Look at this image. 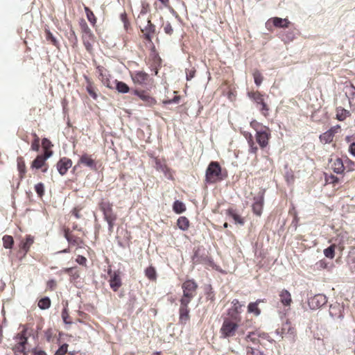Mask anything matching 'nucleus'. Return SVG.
Returning <instances> with one entry per match:
<instances>
[{
    "label": "nucleus",
    "instance_id": "052dcab7",
    "mask_svg": "<svg viewBox=\"0 0 355 355\" xmlns=\"http://www.w3.org/2000/svg\"><path fill=\"white\" fill-rule=\"evenodd\" d=\"M161 171L165 174L166 176L169 179H173L172 173H171V169L166 165L163 166V168H161Z\"/></svg>",
    "mask_w": 355,
    "mask_h": 355
},
{
    "label": "nucleus",
    "instance_id": "69168bd1",
    "mask_svg": "<svg viewBox=\"0 0 355 355\" xmlns=\"http://www.w3.org/2000/svg\"><path fill=\"white\" fill-rule=\"evenodd\" d=\"M102 83L108 88H112L110 80L107 77L101 78Z\"/></svg>",
    "mask_w": 355,
    "mask_h": 355
},
{
    "label": "nucleus",
    "instance_id": "37998d69",
    "mask_svg": "<svg viewBox=\"0 0 355 355\" xmlns=\"http://www.w3.org/2000/svg\"><path fill=\"white\" fill-rule=\"evenodd\" d=\"M45 33H46V39L48 41H50L53 45H54L56 47H58L59 43H58V40H56V38L53 35L52 33L49 30L46 29Z\"/></svg>",
    "mask_w": 355,
    "mask_h": 355
},
{
    "label": "nucleus",
    "instance_id": "58836bf2",
    "mask_svg": "<svg viewBox=\"0 0 355 355\" xmlns=\"http://www.w3.org/2000/svg\"><path fill=\"white\" fill-rule=\"evenodd\" d=\"M42 146L44 150V153H51V156L53 155V151L50 150L53 144L49 139L44 138L42 140Z\"/></svg>",
    "mask_w": 355,
    "mask_h": 355
},
{
    "label": "nucleus",
    "instance_id": "dca6fc26",
    "mask_svg": "<svg viewBox=\"0 0 355 355\" xmlns=\"http://www.w3.org/2000/svg\"><path fill=\"white\" fill-rule=\"evenodd\" d=\"M64 237L70 246L81 248L83 245V240L78 236L71 233L69 228L64 229Z\"/></svg>",
    "mask_w": 355,
    "mask_h": 355
},
{
    "label": "nucleus",
    "instance_id": "9b49d317",
    "mask_svg": "<svg viewBox=\"0 0 355 355\" xmlns=\"http://www.w3.org/2000/svg\"><path fill=\"white\" fill-rule=\"evenodd\" d=\"M278 333L281 334L282 338H286L290 340L295 338L296 331L294 327L289 321L283 323L280 329L277 330Z\"/></svg>",
    "mask_w": 355,
    "mask_h": 355
},
{
    "label": "nucleus",
    "instance_id": "f03ea898",
    "mask_svg": "<svg viewBox=\"0 0 355 355\" xmlns=\"http://www.w3.org/2000/svg\"><path fill=\"white\" fill-rule=\"evenodd\" d=\"M227 177L226 169H223L218 162H211L205 172V182L213 184L221 182Z\"/></svg>",
    "mask_w": 355,
    "mask_h": 355
},
{
    "label": "nucleus",
    "instance_id": "423d86ee",
    "mask_svg": "<svg viewBox=\"0 0 355 355\" xmlns=\"http://www.w3.org/2000/svg\"><path fill=\"white\" fill-rule=\"evenodd\" d=\"M248 96L256 103L261 114L267 118L269 116L270 107L265 101L264 96L259 91L249 92Z\"/></svg>",
    "mask_w": 355,
    "mask_h": 355
},
{
    "label": "nucleus",
    "instance_id": "e433bc0d",
    "mask_svg": "<svg viewBox=\"0 0 355 355\" xmlns=\"http://www.w3.org/2000/svg\"><path fill=\"white\" fill-rule=\"evenodd\" d=\"M145 275L148 279L151 281H155L157 279V272L155 268L152 266L148 267L145 270Z\"/></svg>",
    "mask_w": 355,
    "mask_h": 355
},
{
    "label": "nucleus",
    "instance_id": "5fc2aeb1",
    "mask_svg": "<svg viewBox=\"0 0 355 355\" xmlns=\"http://www.w3.org/2000/svg\"><path fill=\"white\" fill-rule=\"evenodd\" d=\"M163 28L164 31L166 34L171 35L173 33V29L172 28V26L168 21H166L163 24Z\"/></svg>",
    "mask_w": 355,
    "mask_h": 355
},
{
    "label": "nucleus",
    "instance_id": "4d7b16f0",
    "mask_svg": "<svg viewBox=\"0 0 355 355\" xmlns=\"http://www.w3.org/2000/svg\"><path fill=\"white\" fill-rule=\"evenodd\" d=\"M264 125H263L261 123H259L256 120H253L250 122V127L252 128L256 131V132H257V131H260L261 128Z\"/></svg>",
    "mask_w": 355,
    "mask_h": 355
},
{
    "label": "nucleus",
    "instance_id": "a878e982",
    "mask_svg": "<svg viewBox=\"0 0 355 355\" xmlns=\"http://www.w3.org/2000/svg\"><path fill=\"white\" fill-rule=\"evenodd\" d=\"M331 168L336 173H343L345 169L343 159L341 158L336 159L331 164Z\"/></svg>",
    "mask_w": 355,
    "mask_h": 355
},
{
    "label": "nucleus",
    "instance_id": "c03bdc74",
    "mask_svg": "<svg viewBox=\"0 0 355 355\" xmlns=\"http://www.w3.org/2000/svg\"><path fill=\"white\" fill-rule=\"evenodd\" d=\"M348 238V234L346 232H342L338 234V239H339L338 246L339 248L343 250L344 248L345 240Z\"/></svg>",
    "mask_w": 355,
    "mask_h": 355
},
{
    "label": "nucleus",
    "instance_id": "680f3d73",
    "mask_svg": "<svg viewBox=\"0 0 355 355\" xmlns=\"http://www.w3.org/2000/svg\"><path fill=\"white\" fill-rule=\"evenodd\" d=\"M326 181L329 183H332V184H335L338 183L339 179L338 177L331 175L329 177H327Z\"/></svg>",
    "mask_w": 355,
    "mask_h": 355
},
{
    "label": "nucleus",
    "instance_id": "6e6552de",
    "mask_svg": "<svg viewBox=\"0 0 355 355\" xmlns=\"http://www.w3.org/2000/svg\"><path fill=\"white\" fill-rule=\"evenodd\" d=\"M256 141L261 148L263 149L268 146L269 140L271 138V131L268 126L261 128L260 131L255 134Z\"/></svg>",
    "mask_w": 355,
    "mask_h": 355
},
{
    "label": "nucleus",
    "instance_id": "2eb2a0df",
    "mask_svg": "<svg viewBox=\"0 0 355 355\" xmlns=\"http://www.w3.org/2000/svg\"><path fill=\"white\" fill-rule=\"evenodd\" d=\"M340 130V125H339L331 127L329 130L320 135V141L324 144L331 143L334 139L335 134L338 133Z\"/></svg>",
    "mask_w": 355,
    "mask_h": 355
},
{
    "label": "nucleus",
    "instance_id": "3c124183",
    "mask_svg": "<svg viewBox=\"0 0 355 355\" xmlns=\"http://www.w3.org/2000/svg\"><path fill=\"white\" fill-rule=\"evenodd\" d=\"M196 70L194 67L186 69V78L187 80H191L196 76Z\"/></svg>",
    "mask_w": 355,
    "mask_h": 355
},
{
    "label": "nucleus",
    "instance_id": "49530a36",
    "mask_svg": "<svg viewBox=\"0 0 355 355\" xmlns=\"http://www.w3.org/2000/svg\"><path fill=\"white\" fill-rule=\"evenodd\" d=\"M253 77H254V80L255 84L257 86L261 85V83L263 81V79L261 73L259 71H258V70H255L253 72Z\"/></svg>",
    "mask_w": 355,
    "mask_h": 355
},
{
    "label": "nucleus",
    "instance_id": "39448f33",
    "mask_svg": "<svg viewBox=\"0 0 355 355\" xmlns=\"http://www.w3.org/2000/svg\"><path fill=\"white\" fill-rule=\"evenodd\" d=\"M112 207V203L109 200H102L99 203V208L103 214L104 219L108 224V230L110 232L113 231L114 222L117 219V216L114 212Z\"/></svg>",
    "mask_w": 355,
    "mask_h": 355
},
{
    "label": "nucleus",
    "instance_id": "bb28decb",
    "mask_svg": "<svg viewBox=\"0 0 355 355\" xmlns=\"http://www.w3.org/2000/svg\"><path fill=\"white\" fill-rule=\"evenodd\" d=\"M270 20L272 21L273 25L277 28H288L291 24V21L286 18L282 19L275 17L271 18Z\"/></svg>",
    "mask_w": 355,
    "mask_h": 355
},
{
    "label": "nucleus",
    "instance_id": "a18cd8bd",
    "mask_svg": "<svg viewBox=\"0 0 355 355\" xmlns=\"http://www.w3.org/2000/svg\"><path fill=\"white\" fill-rule=\"evenodd\" d=\"M86 89L88 92V94L94 98L96 99L98 97V95L95 91V88L94 87V85L92 82L88 80L87 85L86 87Z\"/></svg>",
    "mask_w": 355,
    "mask_h": 355
},
{
    "label": "nucleus",
    "instance_id": "8fccbe9b",
    "mask_svg": "<svg viewBox=\"0 0 355 355\" xmlns=\"http://www.w3.org/2000/svg\"><path fill=\"white\" fill-rule=\"evenodd\" d=\"M35 191L40 197H42L44 193V184L40 182L35 186Z\"/></svg>",
    "mask_w": 355,
    "mask_h": 355
},
{
    "label": "nucleus",
    "instance_id": "79ce46f5",
    "mask_svg": "<svg viewBox=\"0 0 355 355\" xmlns=\"http://www.w3.org/2000/svg\"><path fill=\"white\" fill-rule=\"evenodd\" d=\"M33 136L34 137V139L32 141L31 149L32 150H33V151L37 152L39 150V149H40V139L39 137L37 136V135L36 133H33Z\"/></svg>",
    "mask_w": 355,
    "mask_h": 355
},
{
    "label": "nucleus",
    "instance_id": "bf43d9fd",
    "mask_svg": "<svg viewBox=\"0 0 355 355\" xmlns=\"http://www.w3.org/2000/svg\"><path fill=\"white\" fill-rule=\"evenodd\" d=\"M57 286L56 281L54 279H50L46 283V288L50 291H54Z\"/></svg>",
    "mask_w": 355,
    "mask_h": 355
},
{
    "label": "nucleus",
    "instance_id": "6ab92c4d",
    "mask_svg": "<svg viewBox=\"0 0 355 355\" xmlns=\"http://www.w3.org/2000/svg\"><path fill=\"white\" fill-rule=\"evenodd\" d=\"M264 203L263 194H261L254 198V203L252 204V211L254 214L260 216L262 214Z\"/></svg>",
    "mask_w": 355,
    "mask_h": 355
},
{
    "label": "nucleus",
    "instance_id": "774afa93",
    "mask_svg": "<svg viewBox=\"0 0 355 355\" xmlns=\"http://www.w3.org/2000/svg\"><path fill=\"white\" fill-rule=\"evenodd\" d=\"M349 152L355 157V142H353L349 145Z\"/></svg>",
    "mask_w": 355,
    "mask_h": 355
},
{
    "label": "nucleus",
    "instance_id": "aec40b11",
    "mask_svg": "<svg viewBox=\"0 0 355 355\" xmlns=\"http://www.w3.org/2000/svg\"><path fill=\"white\" fill-rule=\"evenodd\" d=\"M72 166V161L67 157L61 158L57 163V168L62 175L67 173L68 169Z\"/></svg>",
    "mask_w": 355,
    "mask_h": 355
},
{
    "label": "nucleus",
    "instance_id": "e2e57ef3",
    "mask_svg": "<svg viewBox=\"0 0 355 355\" xmlns=\"http://www.w3.org/2000/svg\"><path fill=\"white\" fill-rule=\"evenodd\" d=\"M72 268L73 272H71V273H69V275L71 277L72 280H76L80 277L79 272L76 267Z\"/></svg>",
    "mask_w": 355,
    "mask_h": 355
},
{
    "label": "nucleus",
    "instance_id": "de8ad7c7",
    "mask_svg": "<svg viewBox=\"0 0 355 355\" xmlns=\"http://www.w3.org/2000/svg\"><path fill=\"white\" fill-rule=\"evenodd\" d=\"M344 164L347 171H353L355 170V163L349 158L346 157V159L344 161Z\"/></svg>",
    "mask_w": 355,
    "mask_h": 355
},
{
    "label": "nucleus",
    "instance_id": "7c9ffc66",
    "mask_svg": "<svg viewBox=\"0 0 355 355\" xmlns=\"http://www.w3.org/2000/svg\"><path fill=\"white\" fill-rule=\"evenodd\" d=\"M227 214L228 216H231L234 219L235 223L239 224L241 225H243L244 224V223H245L244 218H242L240 215L237 214L234 209H228L227 210Z\"/></svg>",
    "mask_w": 355,
    "mask_h": 355
},
{
    "label": "nucleus",
    "instance_id": "4be33fe9",
    "mask_svg": "<svg viewBox=\"0 0 355 355\" xmlns=\"http://www.w3.org/2000/svg\"><path fill=\"white\" fill-rule=\"evenodd\" d=\"M242 135H243V137L245 138V139L248 141V144L249 146V150H248L249 153H252V154L257 155V152H258V147L254 141V137H253L252 135L250 132H247V131H243L242 132Z\"/></svg>",
    "mask_w": 355,
    "mask_h": 355
},
{
    "label": "nucleus",
    "instance_id": "6e6d98bb",
    "mask_svg": "<svg viewBox=\"0 0 355 355\" xmlns=\"http://www.w3.org/2000/svg\"><path fill=\"white\" fill-rule=\"evenodd\" d=\"M68 345L64 343L55 352V355H65L67 353Z\"/></svg>",
    "mask_w": 355,
    "mask_h": 355
},
{
    "label": "nucleus",
    "instance_id": "20e7f679",
    "mask_svg": "<svg viewBox=\"0 0 355 355\" xmlns=\"http://www.w3.org/2000/svg\"><path fill=\"white\" fill-rule=\"evenodd\" d=\"M198 285L194 279H187L182 284V296L180 300V302L189 304L191 301L196 297Z\"/></svg>",
    "mask_w": 355,
    "mask_h": 355
},
{
    "label": "nucleus",
    "instance_id": "ea45409f",
    "mask_svg": "<svg viewBox=\"0 0 355 355\" xmlns=\"http://www.w3.org/2000/svg\"><path fill=\"white\" fill-rule=\"evenodd\" d=\"M336 246V244H332L329 247L324 250V254L325 255L326 257L329 258L331 259L334 258Z\"/></svg>",
    "mask_w": 355,
    "mask_h": 355
},
{
    "label": "nucleus",
    "instance_id": "13d9d810",
    "mask_svg": "<svg viewBox=\"0 0 355 355\" xmlns=\"http://www.w3.org/2000/svg\"><path fill=\"white\" fill-rule=\"evenodd\" d=\"M155 31V26L153 24H151L150 21H148V26L146 27L145 30H142V32H148L152 34H154Z\"/></svg>",
    "mask_w": 355,
    "mask_h": 355
},
{
    "label": "nucleus",
    "instance_id": "09e8293b",
    "mask_svg": "<svg viewBox=\"0 0 355 355\" xmlns=\"http://www.w3.org/2000/svg\"><path fill=\"white\" fill-rule=\"evenodd\" d=\"M246 355H266L259 349L248 346L246 348Z\"/></svg>",
    "mask_w": 355,
    "mask_h": 355
},
{
    "label": "nucleus",
    "instance_id": "c756f323",
    "mask_svg": "<svg viewBox=\"0 0 355 355\" xmlns=\"http://www.w3.org/2000/svg\"><path fill=\"white\" fill-rule=\"evenodd\" d=\"M178 227L182 231H187L190 225L189 219L185 216H180L177 220Z\"/></svg>",
    "mask_w": 355,
    "mask_h": 355
},
{
    "label": "nucleus",
    "instance_id": "338daca9",
    "mask_svg": "<svg viewBox=\"0 0 355 355\" xmlns=\"http://www.w3.org/2000/svg\"><path fill=\"white\" fill-rule=\"evenodd\" d=\"M142 4V10H141V12H147L148 10H149V4L147 3V2H145V1H142L141 3Z\"/></svg>",
    "mask_w": 355,
    "mask_h": 355
},
{
    "label": "nucleus",
    "instance_id": "0eeeda50",
    "mask_svg": "<svg viewBox=\"0 0 355 355\" xmlns=\"http://www.w3.org/2000/svg\"><path fill=\"white\" fill-rule=\"evenodd\" d=\"M15 344L12 347V350L16 355L26 354V344L28 338L26 336V331L23 330L15 337Z\"/></svg>",
    "mask_w": 355,
    "mask_h": 355
},
{
    "label": "nucleus",
    "instance_id": "9d476101",
    "mask_svg": "<svg viewBox=\"0 0 355 355\" xmlns=\"http://www.w3.org/2000/svg\"><path fill=\"white\" fill-rule=\"evenodd\" d=\"M121 271H112L111 269L107 270V275L110 277L109 284L111 289L116 292L122 286V279L121 277Z\"/></svg>",
    "mask_w": 355,
    "mask_h": 355
},
{
    "label": "nucleus",
    "instance_id": "f8f14e48",
    "mask_svg": "<svg viewBox=\"0 0 355 355\" xmlns=\"http://www.w3.org/2000/svg\"><path fill=\"white\" fill-rule=\"evenodd\" d=\"M244 305L241 304L239 300L234 299L232 301V307L227 310V316L230 318H236V319L241 320V313L242 312V307Z\"/></svg>",
    "mask_w": 355,
    "mask_h": 355
},
{
    "label": "nucleus",
    "instance_id": "cd10ccee",
    "mask_svg": "<svg viewBox=\"0 0 355 355\" xmlns=\"http://www.w3.org/2000/svg\"><path fill=\"white\" fill-rule=\"evenodd\" d=\"M33 242V238L31 235H28L24 241H21L19 248L24 252V254H26L29 251Z\"/></svg>",
    "mask_w": 355,
    "mask_h": 355
},
{
    "label": "nucleus",
    "instance_id": "72a5a7b5",
    "mask_svg": "<svg viewBox=\"0 0 355 355\" xmlns=\"http://www.w3.org/2000/svg\"><path fill=\"white\" fill-rule=\"evenodd\" d=\"M173 210L176 214H180L186 211V206L182 202L179 201V200H175L173 205Z\"/></svg>",
    "mask_w": 355,
    "mask_h": 355
},
{
    "label": "nucleus",
    "instance_id": "2f4dec72",
    "mask_svg": "<svg viewBox=\"0 0 355 355\" xmlns=\"http://www.w3.org/2000/svg\"><path fill=\"white\" fill-rule=\"evenodd\" d=\"M84 10L88 21L90 22L92 26L94 27L97 22V18L94 14L93 11L87 6H84Z\"/></svg>",
    "mask_w": 355,
    "mask_h": 355
},
{
    "label": "nucleus",
    "instance_id": "b1692460",
    "mask_svg": "<svg viewBox=\"0 0 355 355\" xmlns=\"http://www.w3.org/2000/svg\"><path fill=\"white\" fill-rule=\"evenodd\" d=\"M261 302H264V300L258 299L254 302H250L248 305V312L252 313L255 316H258L261 314V309L259 308V304Z\"/></svg>",
    "mask_w": 355,
    "mask_h": 355
},
{
    "label": "nucleus",
    "instance_id": "473e14b6",
    "mask_svg": "<svg viewBox=\"0 0 355 355\" xmlns=\"http://www.w3.org/2000/svg\"><path fill=\"white\" fill-rule=\"evenodd\" d=\"M346 94L348 96L350 104L355 105V86L351 84L349 87H347Z\"/></svg>",
    "mask_w": 355,
    "mask_h": 355
},
{
    "label": "nucleus",
    "instance_id": "393cba45",
    "mask_svg": "<svg viewBox=\"0 0 355 355\" xmlns=\"http://www.w3.org/2000/svg\"><path fill=\"white\" fill-rule=\"evenodd\" d=\"M17 166L19 172V178L22 180L25 178L26 173V166L23 157L19 156L17 158Z\"/></svg>",
    "mask_w": 355,
    "mask_h": 355
},
{
    "label": "nucleus",
    "instance_id": "f3484780",
    "mask_svg": "<svg viewBox=\"0 0 355 355\" xmlns=\"http://www.w3.org/2000/svg\"><path fill=\"white\" fill-rule=\"evenodd\" d=\"M78 165H83L92 170H96V162L91 155L83 153L78 161Z\"/></svg>",
    "mask_w": 355,
    "mask_h": 355
},
{
    "label": "nucleus",
    "instance_id": "c9c22d12",
    "mask_svg": "<svg viewBox=\"0 0 355 355\" xmlns=\"http://www.w3.org/2000/svg\"><path fill=\"white\" fill-rule=\"evenodd\" d=\"M115 83H116V89L120 92V93H123V94H126L128 92H129L130 91V87H128V85L122 82V81H118V80H115Z\"/></svg>",
    "mask_w": 355,
    "mask_h": 355
},
{
    "label": "nucleus",
    "instance_id": "864d4df0",
    "mask_svg": "<svg viewBox=\"0 0 355 355\" xmlns=\"http://www.w3.org/2000/svg\"><path fill=\"white\" fill-rule=\"evenodd\" d=\"M62 318L63 321L66 324H71V320H70V316L68 312L67 309L64 308L62 311Z\"/></svg>",
    "mask_w": 355,
    "mask_h": 355
},
{
    "label": "nucleus",
    "instance_id": "ddd939ff",
    "mask_svg": "<svg viewBox=\"0 0 355 355\" xmlns=\"http://www.w3.org/2000/svg\"><path fill=\"white\" fill-rule=\"evenodd\" d=\"M327 302V297L323 294H317L309 299L308 304L311 309H318Z\"/></svg>",
    "mask_w": 355,
    "mask_h": 355
},
{
    "label": "nucleus",
    "instance_id": "7ed1b4c3",
    "mask_svg": "<svg viewBox=\"0 0 355 355\" xmlns=\"http://www.w3.org/2000/svg\"><path fill=\"white\" fill-rule=\"evenodd\" d=\"M79 25L83 45L87 51L92 53L94 49V44L96 42V37L85 19H82L79 22Z\"/></svg>",
    "mask_w": 355,
    "mask_h": 355
},
{
    "label": "nucleus",
    "instance_id": "4468645a",
    "mask_svg": "<svg viewBox=\"0 0 355 355\" xmlns=\"http://www.w3.org/2000/svg\"><path fill=\"white\" fill-rule=\"evenodd\" d=\"M180 306L179 309V323L182 325L186 324L190 320L189 312L190 309L189 308L188 303L180 302Z\"/></svg>",
    "mask_w": 355,
    "mask_h": 355
},
{
    "label": "nucleus",
    "instance_id": "4c0bfd02",
    "mask_svg": "<svg viewBox=\"0 0 355 355\" xmlns=\"http://www.w3.org/2000/svg\"><path fill=\"white\" fill-rule=\"evenodd\" d=\"M51 300L48 297L41 298L37 303V305L41 309H47L51 306Z\"/></svg>",
    "mask_w": 355,
    "mask_h": 355
},
{
    "label": "nucleus",
    "instance_id": "603ef678",
    "mask_svg": "<svg viewBox=\"0 0 355 355\" xmlns=\"http://www.w3.org/2000/svg\"><path fill=\"white\" fill-rule=\"evenodd\" d=\"M83 209V207L78 205V206H76L72 210H71V214L73 216H74V217L77 219H79L82 217V215L80 214V211L81 210Z\"/></svg>",
    "mask_w": 355,
    "mask_h": 355
},
{
    "label": "nucleus",
    "instance_id": "f704fd0d",
    "mask_svg": "<svg viewBox=\"0 0 355 355\" xmlns=\"http://www.w3.org/2000/svg\"><path fill=\"white\" fill-rule=\"evenodd\" d=\"M349 115V112L343 107L336 108V119L338 121H344Z\"/></svg>",
    "mask_w": 355,
    "mask_h": 355
},
{
    "label": "nucleus",
    "instance_id": "1a4fd4ad",
    "mask_svg": "<svg viewBox=\"0 0 355 355\" xmlns=\"http://www.w3.org/2000/svg\"><path fill=\"white\" fill-rule=\"evenodd\" d=\"M51 157V153H46L38 155L31 164V168L41 169L43 173L48 170V164L46 160Z\"/></svg>",
    "mask_w": 355,
    "mask_h": 355
},
{
    "label": "nucleus",
    "instance_id": "5701e85b",
    "mask_svg": "<svg viewBox=\"0 0 355 355\" xmlns=\"http://www.w3.org/2000/svg\"><path fill=\"white\" fill-rule=\"evenodd\" d=\"M279 300L282 305L285 307H290L293 300L290 292L286 289H282L279 294Z\"/></svg>",
    "mask_w": 355,
    "mask_h": 355
},
{
    "label": "nucleus",
    "instance_id": "0e129e2a",
    "mask_svg": "<svg viewBox=\"0 0 355 355\" xmlns=\"http://www.w3.org/2000/svg\"><path fill=\"white\" fill-rule=\"evenodd\" d=\"M76 261L80 265L86 266L87 259L82 255H78L76 259Z\"/></svg>",
    "mask_w": 355,
    "mask_h": 355
},
{
    "label": "nucleus",
    "instance_id": "412c9836",
    "mask_svg": "<svg viewBox=\"0 0 355 355\" xmlns=\"http://www.w3.org/2000/svg\"><path fill=\"white\" fill-rule=\"evenodd\" d=\"M134 94L139 96L148 106H152L156 103V100L144 90L135 89Z\"/></svg>",
    "mask_w": 355,
    "mask_h": 355
},
{
    "label": "nucleus",
    "instance_id": "a19ab883",
    "mask_svg": "<svg viewBox=\"0 0 355 355\" xmlns=\"http://www.w3.org/2000/svg\"><path fill=\"white\" fill-rule=\"evenodd\" d=\"M2 240H3V247L5 248H7V249L12 248L13 243H14V240L11 236L5 235V236H3Z\"/></svg>",
    "mask_w": 355,
    "mask_h": 355
},
{
    "label": "nucleus",
    "instance_id": "c85d7f7f",
    "mask_svg": "<svg viewBox=\"0 0 355 355\" xmlns=\"http://www.w3.org/2000/svg\"><path fill=\"white\" fill-rule=\"evenodd\" d=\"M261 336V334L257 331H250L245 337L246 342H252L253 344H258L259 343V338Z\"/></svg>",
    "mask_w": 355,
    "mask_h": 355
},
{
    "label": "nucleus",
    "instance_id": "a211bd4d",
    "mask_svg": "<svg viewBox=\"0 0 355 355\" xmlns=\"http://www.w3.org/2000/svg\"><path fill=\"white\" fill-rule=\"evenodd\" d=\"M131 78L135 84L145 85L149 79V75L142 71H137L131 73Z\"/></svg>",
    "mask_w": 355,
    "mask_h": 355
},
{
    "label": "nucleus",
    "instance_id": "f257e3e1",
    "mask_svg": "<svg viewBox=\"0 0 355 355\" xmlns=\"http://www.w3.org/2000/svg\"><path fill=\"white\" fill-rule=\"evenodd\" d=\"M241 320L236 318L225 317L220 329V338H230L239 335H243L245 330L241 327Z\"/></svg>",
    "mask_w": 355,
    "mask_h": 355
}]
</instances>
